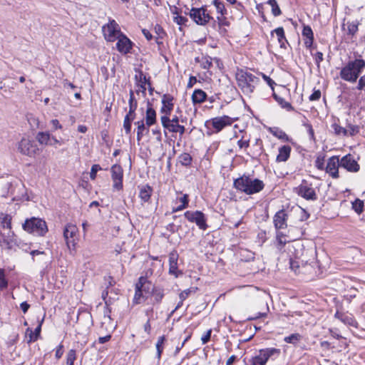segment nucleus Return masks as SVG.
<instances>
[{
    "mask_svg": "<svg viewBox=\"0 0 365 365\" xmlns=\"http://www.w3.org/2000/svg\"><path fill=\"white\" fill-rule=\"evenodd\" d=\"M233 186L238 191L251 195L261 192L264 187V183L258 178L243 175L234 180Z\"/></svg>",
    "mask_w": 365,
    "mask_h": 365,
    "instance_id": "obj_1",
    "label": "nucleus"
},
{
    "mask_svg": "<svg viewBox=\"0 0 365 365\" xmlns=\"http://www.w3.org/2000/svg\"><path fill=\"white\" fill-rule=\"evenodd\" d=\"M236 81L242 92L245 95L250 96L254 92L259 79L254 74L241 69L236 73Z\"/></svg>",
    "mask_w": 365,
    "mask_h": 365,
    "instance_id": "obj_2",
    "label": "nucleus"
},
{
    "mask_svg": "<svg viewBox=\"0 0 365 365\" xmlns=\"http://www.w3.org/2000/svg\"><path fill=\"white\" fill-rule=\"evenodd\" d=\"M365 68V61L355 59L350 61L340 71V77L346 81L354 83Z\"/></svg>",
    "mask_w": 365,
    "mask_h": 365,
    "instance_id": "obj_3",
    "label": "nucleus"
},
{
    "mask_svg": "<svg viewBox=\"0 0 365 365\" xmlns=\"http://www.w3.org/2000/svg\"><path fill=\"white\" fill-rule=\"evenodd\" d=\"M281 354V350L277 348H266L260 349L255 356L250 359L251 365H266L267 361L270 359L274 360Z\"/></svg>",
    "mask_w": 365,
    "mask_h": 365,
    "instance_id": "obj_4",
    "label": "nucleus"
},
{
    "mask_svg": "<svg viewBox=\"0 0 365 365\" xmlns=\"http://www.w3.org/2000/svg\"><path fill=\"white\" fill-rule=\"evenodd\" d=\"M23 229L31 234L41 237L44 236L48 232L46 222L37 217L26 220L23 224Z\"/></svg>",
    "mask_w": 365,
    "mask_h": 365,
    "instance_id": "obj_5",
    "label": "nucleus"
},
{
    "mask_svg": "<svg viewBox=\"0 0 365 365\" xmlns=\"http://www.w3.org/2000/svg\"><path fill=\"white\" fill-rule=\"evenodd\" d=\"M233 123L232 119L228 115H222L220 117L212 118L205 122V125L207 128L212 126L214 129L212 133H217L222 130L225 127L231 125Z\"/></svg>",
    "mask_w": 365,
    "mask_h": 365,
    "instance_id": "obj_6",
    "label": "nucleus"
},
{
    "mask_svg": "<svg viewBox=\"0 0 365 365\" xmlns=\"http://www.w3.org/2000/svg\"><path fill=\"white\" fill-rule=\"evenodd\" d=\"M162 125L172 133H179L182 135L185 131L184 125L179 124V118L177 115L173 117L172 119L167 115H163L160 118Z\"/></svg>",
    "mask_w": 365,
    "mask_h": 365,
    "instance_id": "obj_7",
    "label": "nucleus"
},
{
    "mask_svg": "<svg viewBox=\"0 0 365 365\" xmlns=\"http://www.w3.org/2000/svg\"><path fill=\"white\" fill-rule=\"evenodd\" d=\"M184 216L189 222L195 223L200 230H205L207 228L205 215L201 211H186Z\"/></svg>",
    "mask_w": 365,
    "mask_h": 365,
    "instance_id": "obj_8",
    "label": "nucleus"
},
{
    "mask_svg": "<svg viewBox=\"0 0 365 365\" xmlns=\"http://www.w3.org/2000/svg\"><path fill=\"white\" fill-rule=\"evenodd\" d=\"M102 32L104 38L108 42H114L123 34L118 24H103Z\"/></svg>",
    "mask_w": 365,
    "mask_h": 365,
    "instance_id": "obj_9",
    "label": "nucleus"
},
{
    "mask_svg": "<svg viewBox=\"0 0 365 365\" xmlns=\"http://www.w3.org/2000/svg\"><path fill=\"white\" fill-rule=\"evenodd\" d=\"M190 16L195 23H209L212 19L206 6L192 8L190 11Z\"/></svg>",
    "mask_w": 365,
    "mask_h": 365,
    "instance_id": "obj_10",
    "label": "nucleus"
},
{
    "mask_svg": "<svg viewBox=\"0 0 365 365\" xmlns=\"http://www.w3.org/2000/svg\"><path fill=\"white\" fill-rule=\"evenodd\" d=\"M297 194L307 200H316L317 197L314 189L312 184L303 180L302 182L297 188Z\"/></svg>",
    "mask_w": 365,
    "mask_h": 365,
    "instance_id": "obj_11",
    "label": "nucleus"
},
{
    "mask_svg": "<svg viewBox=\"0 0 365 365\" xmlns=\"http://www.w3.org/2000/svg\"><path fill=\"white\" fill-rule=\"evenodd\" d=\"M18 150L21 154L31 157L36 153L38 148L34 141L23 138L19 143Z\"/></svg>",
    "mask_w": 365,
    "mask_h": 365,
    "instance_id": "obj_12",
    "label": "nucleus"
},
{
    "mask_svg": "<svg viewBox=\"0 0 365 365\" xmlns=\"http://www.w3.org/2000/svg\"><path fill=\"white\" fill-rule=\"evenodd\" d=\"M77 232V227L73 224H68L64 228L63 237L69 250L75 249L76 242L73 237L76 235Z\"/></svg>",
    "mask_w": 365,
    "mask_h": 365,
    "instance_id": "obj_13",
    "label": "nucleus"
},
{
    "mask_svg": "<svg viewBox=\"0 0 365 365\" xmlns=\"http://www.w3.org/2000/svg\"><path fill=\"white\" fill-rule=\"evenodd\" d=\"M146 278L140 277L135 284V292L133 297V304H139L145 300L143 291H145Z\"/></svg>",
    "mask_w": 365,
    "mask_h": 365,
    "instance_id": "obj_14",
    "label": "nucleus"
},
{
    "mask_svg": "<svg viewBox=\"0 0 365 365\" xmlns=\"http://www.w3.org/2000/svg\"><path fill=\"white\" fill-rule=\"evenodd\" d=\"M123 171L120 165H113L111 167V177L113 181V188L120 190L123 188Z\"/></svg>",
    "mask_w": 365,
    "mask_h": 365,
    "instance_id": "obj_15",
    "label": "nucleus"
},
{
    "mask_svg": "<svg viewBox=\"0 0 365 365\" xmlns=\"http://www.w3.org/2000/svg\"><path fill=\"white\" fill-rule=\"evenodd\" d=\"M340 167L349 172L356 173L359 170L360 166L351 154L342 157L340 160Z\"/></svg>",
    "mask_w": 365,
    "mask_h": 365,
    "instance_id": "obj_16",
    "label": "nucleus"
},
{
    "mask_svg": "<svg viewBox=\"0 0 365 365\" xmlns=\"http://www.w3.org/2000/svg\"><path fill=\"white\" fill-rule=\"evenodd\" d=\"M340 166V160L338 156H332L329 158L327 165L324 170L333 178H339V167Z\"/></svg>",
    "mask_w": 365,
    "mask_h": 365,
    "instance_id": "obj_17",
    "label": "nucleus"
},
{
    "mask_svg": "<svg viewBox=\"0 0 365 365\" xmlns=\"http://www.w3.org/2000/svg\"><path fill=\"white\" fill-rule=\"evenodd\" d=\"M0 245L7 250H11L16 245L14 232L11 230H9L7 233L0 232Z\"/></svg>",
    "mask_w": 365,
    "mask_h": 365,
    "instance_id": "obj_18",
    "label": "nucleus"
},
{
    "mask_svg": "<svg viewBox=\"0 0 365 365\" xmlns=\"http://www.w3.org/2000/svg\"><path fill=\"white\" fill-rule=\"evenodd\" d=\"M288 215L284 210H280L275 213L273 217V223L276 230L285 229L287 227Z\"/></svg>",
    "mask_w": 365,
    "mask_h": 365,
    "instance_id": "obj_19",
    "label": "nucleus"
},
{
    "mask_svg": "<svg viewBox=\"0 0 365 365\" xmlns=\"http://www.w3.org/2000/svg\"><path fill=\"white\" fill-rule=\"evenodd\" d=\"M117 50L123 54H127L130 53L133 46L131 41L123 34H122L121 36L117 38Z\"/></svg>",
    "mask_w": 365,
    "mask_h": 365,
    "instance_id": "obj_20",
    "label": "nucleus"
},
{
    "mask_svg": "<svg viewBox=\"0 0 365 365\" xmlns=\"http://www.w3.org/2000/svg\"><path fill=\"white\" fill-rule=\"evenodd\" d=\"M178 255L176 252H172L169 254V274L178 277L182 274V272L178 267Z\"/></svg>",
    "mask_w": 365,
    "mask_h": 365,
    "instance_id": "obj_21",
    "label": "nucleus"
},
{
    "mask_svg": "<svg viewBox=\"0 0 365 365\" xmlns=\"http://www.w3.org/2000/svg\"><path fill=\"white\" fill-rule=\"evenodd\" d=\"M44 321V317L41 319L38 320V325L35 329L34 331L31 328H27L26 330V338L27 339V343L31 344V342L36 341L38 337L40 336L41 331V326Z\"/></svg>",
    "mask_w": 365,
    "mask_h": 365,
    "instance_id": "obj_22",
    "label": "nucleus"
},
{
    "mask_svg": "<svg viewBox=\"0 0 365 365\" xmlns=\"http://www.w3.org/2000/svg\"><path fill=\"white\" fill-rule=\"evenodd\" d=\"M173 101V96L168 94H164L162 98L163 106L160 109V112L165 113L167 116L170 115L174 106Z\"/></svg>",
    "mask_w": 365,
    "mask_h": 365,
    "instance_id": "obj_23",
    "label": "nucleus"
},
{
    "mask_svg": "<svg viewBox=\"0 0 365 365\" xmlns=\"http://www.w3.org/2000/svg\"><path fill=\"white\" fill-rule=\"evenodd\" d=\"M302 39L304 41V46L307 48H310L314 41V34L312 29L309 26L304 25L302 33Z\"/></svg>",
    "mask_w": 365,
    "mask_h": 365,
    "instance_id": "obj_24",
    "label": "nucleus"
},
{
    "mask_svg": "<svg viewBox=\"0 0 365 365\" xmlns=\"http://www.w3.org/2000/svg\"><path fill=\"white\" fill-rule=\"evenodd\" d=\"M292 148L289 145H283L279 148V153L277 156L276 161L278 163L286 162L291 153Z\"/></svg>",
    "mask_w": 365,
    "mask_h": 365,
    "instance_id": "obj_25",
    "label": "nucleus"
},
{
    "mask_svg": "<svg viewBox=\"0 0 365 365\" xmlns=\"http://www.w3.org/2000/svg\"><path fill=\"white\" fill-rule=\"evenodd\" d=\"M136 72L138 73L137 74H135V80L138 82V84H139V86L140 88V91L143 93V94H145V91H146V88H145V85L148 83V85L150 84V80L149 78H147L145 75L143 73V71L138 70V71H136Z\"/></svg>",
    "mask_w": 365,
    "mask_h": 365,
    "instance_id": "obj_26",
    "label": "nucleus"
},
{
    "mask_svg": "<svg viewBox=\"0 0 365 365\" xmlns=\"http://www.w3.org/2000/svg\"><path fill=\"white\" fill-rule=\"evenodd\" d=\"M153 193V188L148 185H145L140 187L139 197L143 202H148Z\"/></svg>",
    "mask_w": 365,
    "mask_h": 365,
    "instance_id": "obj_27",
    "label": "nucleus"
},
{
    "mask_svg": "<svg viewBox=\"0 0 365 365\" xmlns=\"http://www.w3.org/2000/svg\"><path fill=\"white\" fill-rule=\"evenodd\" d=\"M156 123V112L152 108L150 103H148V108L145 113V124L150 127Z\"/></svg>",
    "mask_w": 365,
    "mask_h": 365,
    "instance_id": "obj_28",
    "label": "nucleus"
},
{
    "mask_svg": "<svg viewBox=\"0 0 365 365\" xmlns=\"http://www.w3.org/2000/svg\"><path fill=\"white\" fill-rule=\"evenodd\" d=\"M207 98V94L201 89H195L192 95V101L193 104H200L203 103Z\"/></svg>",
    "mask_w": 365,
    "mask_h": 365,
    "instance_id": "obj_29",
    "label": "nucleus"
},
{
    "mask_svg": "<svg viewBox=\"0 0 365 365\" xmlns=\"http://www.w3.org/2000/svg\"><path fill=\"white\" fill-rule=\"evenodd\" d=\"M177 200L180 202V205L175 207H173V212L181 211L188 207L189 196L187 194H184L182 197L177 198Z\"/></svg>",
    "mask_w": 365,
    "mask_h": 365,
    "instance_id": "obj_30",
    "label": "nucleus"
},
{
    "mask_svg": "<svg viewBox=\"0 0 365 365\" xmlns=\"http://www.w3.org/2000/svg\"><path fill=\"white\" fill-rule=\"evenodd\" d=\"M128 105H129V111H128V114H129V115L135 116V111L138 107V102L135 98L134 92L133 90H130V92H129Z\"/></svg>",
    "mask_w": 365,
    "mask_h": 365,
    "instance_id": "obj_31",
    "label": "nucleus"
},
{
    "mask_svg": "<svg viewBox=\"0 0 365 365\" xmlns=\"http://www.w3.org/2000/svg\"><path fill=\"white\" fill-rule=\"evenodd\" d=\"M335 317L341 320L344 324H347L349 325L356 327V322L354 320V319L349 316L347 314H345L344 313L336 312L335 314Z\"/></svg>",
    "mask_w": 365,
    "mask_h": 365,
    "instance_id": "obj_32",
    "label": "nucleus"
},
{
    "mask_svg": "<svg viewBox=\"0 0 365 365\" xmlns=\"http://www.w3.org/2000/svg\"><path fill=\"white\" fill-rule=\"evenodd\" d=\"M51 135L47 132H39L36 135V139L41 145H53V144L51 142Z\"/></svg>",
    "mask_w": 365,
    "mask_h": 365,
    "instance_id": "obj_33",
    "label": "nucleus"
},
{
    "mask_svg": "<svg viewBox=\"0 0 365 365\" xmlns=\"http://www.w3.org/2000/svg\"><path fill=\"white\" fill-rule=\"evenodd\" d=\"M212 58L210 56L197 57L195 61L198 62L203 69L208 70L212 66Z\"/></svg>",
    "mask_w": 365,
    "mask_h": 365,
    "instance_id": "obj_34",
    "label": "nucleus"
},
{
    "mask_svg": "<svg viewBox=\"0 0 365 365\" xmlns=\"http://www.w3.org/2000/svg\"><path fill=\"white\" fill-rule=\"evenodd\" d=\"M135 124L137 125L138 127L137 140L139 142L141 140L145 132L148 133L149 130L145 128V123L143 120L135 122Z\"/></svg>",
    "mask_w": 365,
    "mask_h": 365,
    "instance_id": "obj_35",
    "label": "nucleus"
},
{
    "mask_svg": "<svg viewBox=\"0 0 365 365\" xmlns=\"http://www.w3.org/2000/svg\"><path fill=\"white\" fill-rule=\"evenodd\" d=\"M151 294L153 298V303L158 304L162 301L164 297V292L163 289L160 288L153 287L152 288Z\"/></svg>",
    "mask_w": 365,
    "mask_h": 365,
    "instance_id": "obj_36",
    "label": "nucleus"
},
{
    "mask_svg": "<svg viewBox=\"0 0 365 365\" xmlns=\"http://www.w3.org/2000/svg\"><path fill=\"white\" fill-rule=\"evenodd\" d=\"M273 97L275 101L280 105L282 108L286 109L288 111L294 110L293 106L289 102L286 101L283 98L279 97L275 93H273Z\"/></svg>",
    "mask_w": 365,
    "mask_h": 365,
    "instance_id": "obj_37",
    "label": "nucleus"
},
{
    "mask_svg": "<svg viewBox=\"0 0 365 365\" xmlns=\"http://www.w3.org/2000/svg\"><path fill=\"white\" fill-rule=\"evenodd\" d=\"M271 133L276 138L283 140L284 141H289V136L282 130L279 128H273L270 129Z\"/></svg>",
    "mask_w": 365,
    "mask_h": 365,
    "instance_id": "obj_38",
    "label": "nucleus"
},
{
    "mask_svg": "<svg viewBox=\"0 0 365 365\" xmlns=\"http://www.w3.org/2000/svg\"><path fill=\"white\" fill-rule=\"evenodd\" d=\"M274 33L277 36L279 43L282 48H285V43H287L286 37L284 36V31L282 27H279L274 30Z\"/></svg>",
    "mask_w": 365,
    "mask_h": 365,
    "instance_id": "obj_39",
    "label": "nucleus"
},
{
    "mask_svg": "<svg viewBox=\"0 0 365 365\" xmlns=\"http://www.w3.org/2000/svg\"><path fill=\"white\" fill-rule=\"evenodd\" d=\"M165 341V336H161L158 338V341H157L155 346H156V351H157L156 355H157V358H158V361L161 358V354L163 351V344H164Z\"/></svg>",
    "mask_w": 365,
    "mask_h": 365,
    "instance_id": "obj_40",
    "label": "nucleus"
},
{
    "mask_svg": "<svg viewBox=\"0 0 365 365\" xmlns=\"http://www.w3.org/2000/svg\"><path fill=\"white\" fill-rule=\"evenodd\" d=\"M302 336L298 333L292 334L289 336H285L284 341L286 343L292 344L294 345L297 344L302 339Z\"/></svg>",
    "mask_w": 365,
    "mask_h": 365,
    "instance_id": "obj_41",
    "label": "nucleus"
},
{
    "mask_svg": "<svg viewBox=\"0 0 365 365\" xmlns=\"http://www.w3.org/2000/svg\"><path fill=\"white\" fill-rule=\"evenodd\" d=\"M135 118L134 115H129L127 114L125 116L123 121V128L125 130L126 134H130L131 132V122Z\"/></svg>",
    "mask_w": 365,
    "mask_h": 365,
    "instance_id": "obj_42",
    "label": "nucleus"
},
{
    "mask_svg": "<svg viewBox=\"0 0 365 365\" xmlns=\"http://www.w3.org/2000/svg\"><path fill=\"white\" fill-rule=\"evenodd\" d=\"M179 162L181 165L189 166L192 162V157L189 153H184L181 154L179 158Z\"/></svg>",
    "mask_w": 365,
    "mask_h": 365,
    "instance_id": "obj_43",
    "label": "nucleus"
},
{
    "mask_svg": "<svg viewBox=\"0 0 365 365\" xmlns=\"http://www.w3.org/2000/svg\"><path fill=\"white\" fill-rule=\"evenodd\" d=\"M76 359V352L74 349H70L66 355V365H74Z\"/></svg>",
    "mask_w": 365,
    "mask_h": 365,
    "instance_id": "obj_44",
    "label": "nucleus"
},
{
    "mask_svg": "<svg viewBox=\"0 0 365 365\" xmlns=\"http://www.w3.org/2000/svg\"><path fill=\"white\" fill-rule=\"evenodd\" d=\"M8 287V280L6 278L4 269L0 268V290H4Z\"/></svg>",
    "mask_w": 365,
    "mask_h": 365,
    "instance_id": "obj_45",
    "label": "nucleus"
},
{
    "mask_svg": "<svg viewBox=\"0 0 365 365\" xmlns=\"http://www.w3.org/2000/svg\"><path fill=\"white\" fill-rule=\"evenodd\" d=\"M197 290V287H190L183 290L179 295L180 299L185 300L191 294H195Z\"/></svg>",
    "mask_w": 365,
    "mask_h": 365,
    "instance_id": "obj_46",
    "label": "nucleus"
},
{
    "mask_svg": "<svg viewBox=\"0 0 365 365\" xmlns=\"http://www.w3.org/2000/svg\"><path fill=\"white\" fill-rule=\"evenodd\" d=\"M324 155H319L317 157V159L314 162L315 167L319 170H324Z\"/></svg>",
    "mask_w": 365,
    "mask_h": 365,
    "instance_id": "obj_47",
    "label": "nucleus"
},
{
    "mask_svg": "<svg viewBox=\"0 0 365 365\" xmlns=\"http://www.w3.org/2000/svg\"><path fill=\"white\" fill-rule=\"evenodd\" d=\"M268 4L272 8V13L274 16H279L281 14V10L276 0H269Z\"/></svg>",
    "mask_w": 365,
    "mask_h": 365,
    "instance_id": "obj_48",
    "label": "nucleus"
},
{
    "mask_svg": "<svg viewBox=\"0 0 365 365\" xmlns=\"http://www.w3.org/2000/svg\"><path fill=\"white\" fill-rule=\"evenodd\" d=\"M363 207H364V202L359 199H356L354 202H352V208L358 214H360L362 212Z\"/></svg>",
    "mask_w": 365,
    "mask_h": 365,
    "instance_id": "obj_49",
    "label": "nucleus"
},
{
    "mask_svg": "<svg viewBox=\"0 0 365 365\" xmlns=\"http://www.w3.org/2000/svg\"><path fill=\"white\" fill-rule=\"evenodd\" d=\"M342 29L347 30L349 34L353 36L358 31V24H342Z\"/></svg>",
    "mask_w": 365,
    "mask_h": 365,
    "instance_id": "obj_50",
    "label": "nucleus"
},
{
    "mask_svg": "<svg viewBox=\"0 0 365 365\" xmlns=\"http://www.w3.org/2000/svg\"><path fill=\"white\" fill-rule=\"evenodd\" d=\"M331 127L334 129L335 134L336 135H348V130L336 123L332 124Z\"/></svg>",
    "mask_w": 365,
    "mask_h": 365,
    "instance_id": "obj_51",
    "label": "nucleus"
},
{
    "mask_svg": "<svg viewBox=\"0 0 365 365\" xmlns=\"http://www.w3.org/2000/svg\"><path fill=\"white\" fill-rule=\"evenodd\" d=\"M1 225L4 228L11 230V217L9 215H5L2 218Z\"/></svg>",
    "mask_w": 365,
    "mask_h": 365,
    "instance_id": "obj_52",
    "label": "nucleus"
},
{
    "mask_svg": "<svg viewBox=\"0 0 365 365\" xmlns=\"http://www.w3.org/2000/svg\"><path fill=\"white\" fill-rule=\"evenodd\" d=\"M285 237V235H284L282 232H277L276 239L277 243L280 246V248H282L287 243V240Z\"/></svg>",
    "mask_w": 365,
    "mask_h": 365,
    "instance_id": "obj_53",
    "label": "nucleus"
},
{
    "mask_svg": "<svg viewBox=\"0 0 365 365\" xmlns=\"http://www.w3.org/2000/svg\"><path fill=\"white\" fill-rule=\"evenodd\" d=\"M101 168L99 165L95 164L93 165L90 172V178L91 180H95L96 178V173L98 171L101 170Z\"/></svg>",
    "mask_w": 365,
    "mask_h": 365,
    "instance_id": "obj_54",
    "label": "nucleus"
},
{
    "mask_svg": "<svg viewBox=\"0 0 365 365\" xmlns=\"http://www.w3.org/2000/svg\"><path fill=\"white\" fill-rule=\"evenodd\" d=\"M346 130H348V135L351 136L355 135L359 132V126L351 124L348 125V128Z\"/></svg>",
    "mask_w": 365,
    "mask_h": 365,
    "instance_id": "obj_55",
    "label": "nucleus"
},
{
    "mask_svg": "<svg viewBox=\"0 0 365 365\" xmlns=\"http://www.w3.org/2000/svg\"><path fill=\"white\" fill-rule=\"evenodd\" d=\"M320 90H314L313 93L309 96V99L311 101H318L321 98Z\"/></svg>",
    "mask_w": 365,
    "mask_h": 365,
    "instance_id": "obj_56",
    "label": "nucleus"
},
{
    "mask_svg": "<svg viewBox=\"0 0 365 365\" xmlns=\"http://www.w3.org/2000/svg\"><path fill=\"white\" fill-rule=\"evenodd\" d=\"M304 126L306 128L310 139L314 140V131L312 128V125L310 123H304Z\"/></svg>",
    "mask_w": 365,
    "mask_h": 365,
    "instance_id": "obj_57",
    "label": "nucleus"
},
{
    "mask_svg": "<svg viewBox=\"0 0 365 365\" xmlns=\"http://www.w3.org/2000/svg\"><path fill=\"white\" fill-rule=\"evenodd\" d=\"M63 354V345L60 344L56 349L55 356L57 359L61 358Z\"/></svg>",
    "mask_w": 365,
    "mask_h": 365,
    "instance_id": "obj_58",
    "label": "nucleus"
},
{
    "mask_svg": "<svg viewBox=\"0 0 365 365\" xmlns=\"http://www.w3.org/2000/svg\"><path fill=\"white\" fill-rule=\"evenodd\" d=\"M211 333H212V330L209 329L208 331H207V332L204 335L202 336L201 341H202V344H205L210 341V336H211Z\"/></svg>",
    "mask_w": 365,
    "mask_h": 365,
    "instance_id": "obj_59",
    "label": "nucleus"
},
{
    "mask_svg": "<svg viewBox=\"0 0 365 365\" xmlns=\"http://www.w3.org/2000/svg\"><path fill=\"white\" fill-rule=\"evenodd\" d=\"M262 76L263 79L267 82V83L271 87V88L274 90V85L275 84L274 81L264 73H262Z\"/></svg>",
    "mask_w": 365,
    "mask_h": 365,
    "instance_id": "obj_60",
    "label": "nucleus"
},
{
    "mask_svg": "<svg viewBox=\"0 0 365 365\" xmlns=\"http://www.w3.org/2000/svg\"><path fill=\"white\" fill-rule=\"evenodd\" d=\"M237 145L240 148H247L250 146V140H244L242 139H240L237 141Z\"/></svg>",
    "mask_w": 365,
    "mask_h": 365,
    "instance_id": "obj_61",
    "label": "nucleus"
},
{
    "mask_svg": "<svg viewBox=\"0 0 365 365\" xmlns=\"http://www.w3.org/2000/svg\"><path fill=\"white\" fill-rule=\"evenodd\" d=\"M314 60L316 64L319 66L320 63L323 61V53L320 51L317 52Z\"/></svg>",
    "mask_w": 365,
    "mask_h": 365,
    "instance_id": "obj_62",
    "label": "nucleus"
},
{
    "mask_svg": "<svg viewBox=\"0 0 365 365\" xmlns=\"http://www.w3.org/2000/svg\"><path fill=\"white\" fill-rule=\"evenodd\" d=\"M51 124L53 126V130L61 129L62 125L57 119H53L51 120Z\"/></svg>",
    "mask_w": 365,
    "mask_h": 365,
    "instance_id": "obj_63",
    "label": "nucleus"
},
{
    "mask_svg": "<svg viewBox=\"0 0 365 365\" xmlns=\"http://www.w3.org/2000/svg\"><path fill=\"white\" fill-rule=\"evenodd\" d=\"M365 87V75L362 76L359 81L357 88L359 90H363Z\"/></svg>",
    "mask_w": 365,
    "mask_h": 365,
    "instance_id": "obj_64",
    "label": "nucleus"
}]
</instances>
